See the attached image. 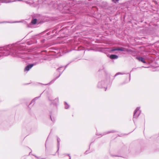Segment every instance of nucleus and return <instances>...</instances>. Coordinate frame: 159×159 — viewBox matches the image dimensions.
I'll list each match as a JSON object with an SVG mask.
<instances>
[{
  "mask_svg": "<svg viewBox=\"0 0 159 159\" xmlns=\"http://www.w3.org/2000/svg\"><path fill=\"white\" fill-rule=\"evenodd\" d=\"M88 151H86L85 152V153L86 154H88Z\"/></svg>",
  "mask_w": 159,
  "mask_h": 159,
  "instance_id": "29",
  "label": "nucleus"
},
{
  "mask_svg": "<svg viewBox=\"0 0 159 159\" xmlns=\"http://www.w3.org/2000/svg\"><path fill=\"white\" fill-rule=\"evenodd\" d=\"M57 148H58L57 151H58L59 150V148L60 139L58 137H57Z\"/></svg>",
  "mask_w": 159,
  "mask_h": 159,
  "instance_id": "12",
  "label": "nucleus"
},
{
  "mask_svg": "<svg viewBox=\"0 0 159 159\" xmlns=\"http://www.w3.org/2000/svg\"><path fill=\"white\" fill-rule=\"evenodd\" d=\"M69 3L67 2L66 3H63L60 0H58L56 2H52V7L55 8H57L61 10L63 8L64 10L70 11V5L73 6L74 4H75L77 2L76 0H68Z\"/></svg>",
  "mask_w": 159,
  "mask_h": 159,
  "instance_id": "2",
  "label": "nucleus"
},
{
  "mask_svg": "<svg viewBox=\"0 0 159 159\" xmlns=\"http://www.w3.org/2000/svg\"><path fill=\"white\" fill-rule=\"evenodd\" d=\"M125 74V73H121V72H118V73H116L115 74L114 77H115L116 76H117L118 75H123V74Z\"/></svg>",
  "mask_w": 159,
  "mask_h": 159,
  "instance_id": "17",
  "label": "nucleus"
},
{
  "mask_svg": "<svg viewBox=\"0 0 159 159\" xmlns=\"http://www.w3.org/2000/svg\"><path fill=\"white\" fill-rule=\"evenodd\" d=\"M0 2L2 3H8L13 2L11 0H0Z\"/></svg>",
  "mask_w": 159,
  "mask_h": 159,
  "instance_id": "9",
  "label": "nucleus"
},
{
  "mask_svg": "<svg viewBox=\"0 0 159 159\" xmlns=\"http://www.w3.org/2000/svg\"><path fill=\"white\" fill-rule=\"evenodd\" d=\"M61 67H59V68H58V69H57V70H58L59 71V70L60 69H61Z\"/></svg>",
  "mask_w": 159,
  "mask_h": 159,
  "instance_id": "28",
  "label": "nucleus"
},
{
  "mask_svg": "<svg viewBox=\"0 0 159 159\" xmlns=\"http://www.w3.org/2000/svg\"><path fill=\"white\" fill-rule=\"evenodd\" d=\"M37 158L38 159H42V158H41L40 157H37Z\"/></svg>",
  "mask_w": 159,
  "mask_h": 159,
  "instance_id": "30",
  "label": "nucleus"
},
{
  "mask_svg": "<svg viewBox=\"0 0 159 159\" xmlns=\"http://www.w3.org/2000/svg\"><path fill=\"white\" fill-rule=\"evenodd\" d=\"M116 51H128V49L123 47L118 48H116L112 49L111 51L110 52H112Z\"/></svg>",
  "mask_w": 159,
  "mask_h": 159,
  "instance_id": "6",
  "label": "nucleus"
},
{
  "mask_svg": "<svg viewBox=\"0 0 159 159\" xmlns=\"http://www.w3.org/2000/svg\"><path fill=\"white\" fill-rule=\"evenodd\" d=\"M68 65V64H67V65H66L65 66V69L64 70H65V69L67 67V66Z\"/></svg>",
  "mask_w": 159,
  "mask_h": 159,
  "instance_id": "27",
  "label": "nucleus"
},
{
  "mask_svg": "<svg viewBox=\"0 0 159 159\" xmlns=\"http://www.w3.org/2000/svg\"><path fill=\"white\" fill-rule=\"evenodd\" d=\"M34 65L33 64L28 65L25 68V71H29Z\"/></svg>",
  "mask_w": 159,
  "mask_h": 159,
  "instance_id": "7",
  "label": "nucleus"
},
{
  "mask_svg": "<svg viewBox=\"0 0 159 159\" xmlns=\"http://www.w3.org/2000/svg\"><path fill=\"white\" fill-rule=\"evenodd\" d=\"M62 72L56 78H55V79L52 80V81H51L49 83H48V84H45V85H50V84H51L53 83L55 81V80L57 78H58L60 76V75H61L62 74Z\"/></svg>",
  "mask_w": 159,
  "mask_h": 159,
  "instance_id": "8",
  "label": "nucleus"
},
{
  "mask_svg": "<svg viewBox=\"0 0 159 159\" xmlns=\"http://www.w3.org/2000/svg\"><path fill=\"white\" fill-rule=\"evenodd\" d=\"M53 104L55 106H56L57 105V104L56 103H53Z\"/></svg>",
  "mask_w": 159,
  "mask_h": 159,
  "instance_id": "24",
  "label": "nucleus"
},
{
  "mask_svg": "<svg viewBox=\"0 0 159 159\" xmlns=\"http://www.w3.org/2000/svg\"><path fill=\"white\" fill-rule=\"evenodd\" d=\"M115 156V157H119V156H116V155H115V156Z\"/></svg>",
  "mask_w": 159,
  "mask_h": 159,
  "instance_id": "32",
  "label": "nucleus"
},
{
  "mask_svg": "<svg viewBox=\"0 0 159 159\" xmlns=\"http://www.w3.org/2000/svg\"><path fill=\"white\" fill-rule=\"evenodd\" d=\"M118 57L117 55L115 54L111 55L110 56V58L111 59H116L118 58Z\"/></svg>",
  "mask_w": 159,
  "mask_h": 159,
  "instance_id": "10",
  "label": "nucleus"
},
{
  "mask_svg": "<svg viewBox=\"0 0 159 159\" xmlns=\"http://www.w3.org/2000/svg\"><path fill=\"white\" fill-rule=\"evenodd\" d=\"M24 47L20 45L14 44L9 45L6 47L0 48V51H4L2 53L7 56L11 55L13 57L24 59L26 57L27 54L22 52ZM1 55H0V57Z\"/></svg>",
  "mask_w": 159,
  "mask_h": 159,
  "instance_id": "1",
  "label": "nucleus"
},
{
  "mask_svg": "<svg viewBox=\"0 0 159 159\" xmlns=\"http://www.w3.org/2000/svg\"><path fill=\"white\" fill-rule=\"evenodd\" d=\"M37 19H34L32 20L31 23L33 25H35L37 23Z\"/></svg>",
  "mask_w": 159,
  "mask_h": 159,
  "instance_id": "13",
  "label": "nucleus"
},
{
  "mask_svg": "<svg viewBox=\"0 0 159 159\" xmlns=\"http://www.w3.org/2000/svg\"><path fill=\"white\" fill-rule=\"evenodd\" d=\"M68 156H69V159H71V157H70V154H68Z\"/></svg>",
  "mask_w": 159,
  "mask_h": 159,
  "instance_id": "25",
  "label": "nucleus"
},
{
  "mask_svg": "<svg viewBox=\"0 0 159 159\" xmlns=\"http://www.w3.org/2000/svg\"><path fill=\"white\" fill-rule=\"evenodd\" d=\"M66 13H67V12H68V11H66Z\"/></svg>",
  "mask_w": 159,
  "mask_h": 159,
  "instance_id": "34",
  "label": "nucleus"
},
{
  "mask_svg": "<svg viewBox=\"0 0 159 159\" xmlns=\"http://www.w3.org/2000/svg\"><path fill=\"white\" fill-rule=\"evenodd\" d=\"M114 132H115V131H114V130H112V131H108L107 133H104L102 135H105L106 134H108V133H110Z\"/></svg>",
  "mask_w": 159,
  "mask_h": 159,
  "instance_id": "18",
  "label": "nucleus"
},
{
  "mask_svg": "<svg viewBox=\"0 0 159 159\" xmlns=\"http://www.w3.org/2000/svg\"><path fill=\"white\" fill-rule=\"evenodd\" d=\"M140 107H137L134 111L133 118V120L134 123L135 122L134 119H137L141 113V111L140 110Z\"/></svg>",
  "mask_w": 159,
  "mask_h": 159,
  "instance_id": "5",
  "label": "nucleus"
},
{
  "mask_svg": "<svg viewBox=\"0 0 159 159\" xmlns=\"http://www.w3.org/2000/svg\"><path fill=\"white\" fill-rule=\"evenodd\" d=\"M21 22V21H16V22H14L15 23H18V22Z\"/></svg>",
  "mask_w": 159,
  "mask_h": 159,
  "instance_id": "31",
  "label": "nucleus"
},
{
  "mask_svg": "<svg viewBox=\"0 0 159 159\" xmlns=\"http://www.w3.org/2000/svg\"><path fill=\"white\" fill-rule=\"evenodd\" d=\"M137 59L143 63H146V62L144 60V58L142 57H137Z\"/></svg>",
  "mask_w": 159,
  "mask_h": 159,
  "instance_id": "11",
  "label": "nucleus"
},
{
  "mask_svg": "<svg viewBox=\"0 0 159 159\" xmlns=\"http://www.w3.org/2000/svg\"><path fill=\"white\" fill-rule=\"evenodd\" d=\"M65 108L66 109H68L69 107V105L66 102H65Z\"/></svg>",
  "mask_w": 159,
  "mask_h": 159,
  "instance_id": "15",
  "label": "nucleus"
},
{
  "mask_svg": "<svg viewBox=\"0 0 159 159\" xmlns=\"http://www.w3.org/2000/svg\"><path fill=\"white\" fill-rule=\"evenodd\" d=\"M23 2V0H14L12 1L13 2Z\"/></svg>",
  "mask_w": 159,
  "mask_h": 159,
  "instance_id": "19",
  "label": "nucleus"
},
{
  "mask_svg": "<svg viewBox=\"0 0 159 159\" xmlns=\"http://www.w3.org/2000/svg\"><path fill=\"white\" fill-rule=\"evenodd\" d=\"M89 1H91L92 0H88Z\"/></svg>",
  "mask_w": 159,
  "mask_h": 159,
  "instance_id": "35",
  "label": "nucleus"
},
{
  "mask_svg": "<svg viewBox=\"0 0 159 159\" xmlns=\"http://www.w3.org/2000/svg\"><path fill=\"white\" fill-rule=\"evenodd\" d=\"M41 94L38 97H36L35 98H34L32 101L30 103V104H31V103H33V102H35V101L36 100H37L39 98L41 95Z\"/></svg>",
  "mask_w": 159,
  "mask_h": 159,
  "instance_id": "14",
  "label": "nucleus"
},
{
  "mask_svg": "<svg viewBox=\"0 0 159 159\" xmlns=\"http://www.w3.org/2000/svg\"><path fill=\"white\" fill-rule=\"evenodd\" d=\"M107 83L105 81L101 80L99 81L98 83V88L102 89L104 88L105 89L104 90L105 91L107 89V87L106 86Z\"/></svg>",
  "mask_w": 159,
  "mask_h": 159,
  "instance_id": "4",
  "label": "nucleus"
},
{
  "mask_svg": "<svg viewBox=\"0 0 159 159\" xmlns=\"http://www.w3.org/2000/svg\"><path fill=\"white\" fill-rule=\"evenodd\" d=\"M48 99L50 101H52V99H51V98H50V96L48 97Z\"/></svg>",
  "mask_w": 159,
  "mask_h": 159,
  "instance_id": "23",
  "label": "nucleus"
},
{
  "mask_svg": "<svg viewBox=\"0 0 159 159\" xmlns=\"http://www.w3.org/2000/svg\"><path fill=\"white\" fill-rule=\"evenodd\" d=\"M35 157H37L35 155H34Z\"/></svg>",
  "mask_w": 159,
  "mask_h": 159,
  "instance_id": "33",
  "label": "nucleus"
},
{
  "mask_svg": "<svg viewBox=\"0 0 159 159\" xmlns=\"http://www.w3.org/2000/svg\"><path fill=\"white\" fill-rule=\"evenodd\" d=\"M50 117L51 120L52 121H55V119L54 118L52 117V115L51 114V113H50Z\"/></svg>",
  "mask_w": 159,
  "mask_h": 159,
  "instance_id": "16",
  "label": "nucleus"
},
{
  "mask_svg": "<svg viewBox=\"0 0 159 159\" xmlns=\"http://www.w3.org/2000/svg\"><path fill=\"white\" fill-rule=\"evenodd\" d=\"M10 22L8 21H2V22H0V24L4 23H10Z\"/></svg>",
  "mask_w": 159,
  "mask_h": 159,
  "instance_id": "20",
  "label": "nucleus"
},
{
  "mask_svg": "<svg viewBox=\"0 0 159 159\" xmlns=\"http://www.w3.org/2000/svg\"><path fill=\"white\" fill-rule=\"evenodd\" d=\"M54 101H55V102H57V103L58 102V98H55Z\"/></svg>",
  "mask_w": 159,
  "mask_h": 159,
  "instance_id": "21",
  "label": "nucleus"
},
{
  "mask_svg": "<svg viewBox=\"0 0 159 159\" xmlns=\"http://www.w3.org/2000/svg\"><path fill=\"white\" fill-rule=\"evenodd\" d=\"M25 2L32 7H39L44 6V2H43L42 0H37L35 1L33 0H29L28 1H25Z\"/></svg>",
  "mask_w": 159,
  "mask_h": 159,
  "instance_id": "3",
  "label": "nucleus"
},
{
  "mask_svg": "<svg viewBox=\"0 0 159 159\" xmlns=\"http://www.w3.org/2000/svg\"><path fill=\"white\" fill-rule=\"evenodd\" d=\"M130 80V74H129V80Z\"/></svg>",
  "mask_w": 159,
  "mask_h": 159,
  "instance_id": "26",
  "label": "nucleus"
},
{
  "mask_svg": "<svg viewBox=\"0 0 159 159\" xmlns=\"http://www.w3.org/2000/svg\"><path fill=\"white\" fill-rule=\"evenodd\" d=\"M112 1L114 3H116L118 2L119 0H112Z\"/></svg>",
  "mask_w": 159,
  "mask_h": 159,
  "instance_id": "22",
  "label": "nucleus"
}]
</instances>
